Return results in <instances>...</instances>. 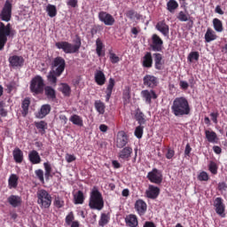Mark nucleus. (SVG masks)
Returning <instances> with one entry per match:
<instances>
[{
	"mask_svg": "<svg viewBox=\"0 0 227 227\" xmlns=\"http://www.w3.org/2000/svg\"><path fill=\"white\" fill-rule=\"evenodd\" d=\"M210 117H211L213 123H215V125H217V123H219V121L217 120L219 118L218 111L211 113Z\"/></svg>",
	"mask_w": 227,
	"mask_h": 227,
	"instance_id": "obj_56",
	"label": "nucleus"
},
{
	"mask_svg": "<svg viewBox=\"0 0 227 227\" xmlns=\"http://www.w3.org/2000/svg\"><path fill=\"white\" fill-rule=\"evenodd\" d=\"M132 152V147L126 146L120 152L119 157L120 159H123V160H129Z\"/></svg>",
	"mask_w": 227,
	"mask_h": 227,
	"instance_id": "obj_25",
	"label": "nucleus"
},
{
	"mask_svg": "<svg viewBox=\"0 0 227 227\" xmlns=\"http://www.w3.org/2000/svg\"><path fill=\"white\" fill-rule=\"evenodd\" d=\"M74 43L75 44H72L67 41H62L56 43L55 47L61 49L65 54H75V52H79V49H81V45H82L80 36H76Z\"/></svg>",
	"mask_w": 227,
	"mask_h": 227,
	"instance_id": "obj_3",
	"label": "nucleus"
},
{
	"mask_svg": "<svg viewBox=\"0 0 227 227\" xmlns=\"http://www.w3.org/2000/svg\"><path fill=\"white\" fill-rule=\"evenodd\" d=\"M36 129H38L41 134H45V129H47V122L41 121L39 122H35Z\"/></svg>",
	"mask_w": 227,
	"mask_h": 227,
	"instance_id": "obj_47",
	"label": "nucleus"
},
{
	"mask_svg": "<svg viewBox=\"0 0 227 227\" xmlns=\"http://www.w3.org/2000/svg\"><path fill=\"white\" fill-rule=\"evenodd\" d=\"M146 116L145 114L141 111V109L137 108L135 111V120L137 121L138 125H145L146 123Z\"/></svg>",
	"mask_w": 227,
	"mask_h": 227,
	"instance_id": "obj_30",
	"label": "nucleus"
},
{
	"mask_svg": "<svg viewBox=\"0 0 227 227\" xmlns=\"http://www.w3.org/2000/svg\"><path fill=\"white\" fill-rule=\"evenodd\" d=\"M143 84L146 88L153 90V88H157V86H159V78L153 74H145L143 78Z\"/></svg>",
	"mask_w": 227,
	"mask_h": 227,
	"instance_id": "obj_12",
	"label": "nucleus"
},
{
	"mask_svg": "<svg viewBox=\"0 0 227 227\" xmlns=\"http://www.w3.org/2000/svg\"><path fill=\"white\" fill-rule=\"evenodd\" d=\"M179 86H180L181 90H188L189 89V83L185 81H181L179 82Z\"/></svg>",
	"mask_w": 227,
	"mask_h": 227,
	"instance_id": "obj_64",
	"label": "nucleus"
},
{
	"mask_svg": "<svg viewBox=\"0 0 227 227\" xmlns=\"http://www.w3.org/2000/svg\"><path fill=\"white\" fill-rule=\"evenodd\" d=\"M67 67V62L62 57H57L53 59L51 63V70L54 71L57 77H59L63 72H65V67Z\"/></svg>",
	"mask_w": 227,
	"mask_h": 227,
	"instance_id": "obj_7",
	"label": "nucleus"
},
{
	"mask_svg": "<svg viewBox=\"0 0 227 227\" xmlns=\"http://www.w3.org/2000/svg\"><path fill=\"white\" fill-rule=\"evenodd\" d=\"M173 157H175V150L168 148L166 153V159L171 160Z\"/></svg>",
	"mask_w": 227,
	"mask_h": 227,
	"instance_id": "obj_61",
	"label": "nucleus"
},
{
	"mask_svg": "<svg viewBox=\"0 0 227 227\" xmlns=\"http://www.w3.org/2000/svg\"><path fill=\"white\" fill-rule=\"evenodd\" d=\"M37 196V205H39L42 210H47V208H51V205H52V196L47 190L41 189L36 192Z\"/></svg>",
	"mask_w": 227,
	"mask_h": 227,
	"instance_id": "obj_5",
	"label": "nucleus"
},
{
	"mask_svg": "<svg viewBox=\"0 0 227 227\" xmlns=\"http://www.w3.org/2000/svg\"><path fill=\"white\" fill-rule=\"evenodd\" d=\"M177 19L178 20H180V22H187V20H189L191 17L189 16V14L185 13L184 11H180L177 15Z\"/></svg>",
	"mask_w": 227,
	"mask_h": 227,
	"instance_id": "obj_48",
	"label": "nucleus"
},
{
	"mask_svg": "<svg viewBox=\"0 0 227 227\" xmlns=\"http://www.w3.org/2000/svg\"><path fill=\"white\" fill-rule=\"evenodd\" d=\"M19 186V176L17 174H12L8 179L9 189H17Z\"/></svg>",
	"mask_w": 227,
	"mask_h": 227,
	"instance_id": "obj_28",
	"label": "nucleus"
},
{
	"mask_svg": "<svg viewBox=\"0 0 227 227\" xmlns=\"http://www.w3.org/2000/svg\"><path fill=\"white\" fill-rule=\"evenodd\" d=\"M7 202L13 208H17L19 207H22V197H20L19 195H10L7 198Z\"/></svg>",
	"mask_w": 227,
	"mask_h": 227,
	"instance_id": "obj_18",
	"label": "nucleus"
},
{
	"mask_svg": "<svg viewBox=\"0 0 227 227\" xmlns=\"http://www.w3.org/2000/svg\"><path fill=\"white\" fill-rule=\"evenodd\" d=\"M12 5L10 0H6L1 12H0V19L4 22H10L12 20Z\"/></svg>",
	"mask_w": 227,
	"mask_h": 227,
	"instance_id": "obj_9",
	"label": "nucleus"
},
{
	"mask_svg": "<svg viewBox=\"0 0 227 227\" xmlns=\"http://www.w3.org/2000/svg\"><path fill=\"white\" fill-rule=\"evenodd\" d=\"M163 45L164 41H162V38H160V36H159L157 34H153L152 35V51H153L154 52H162Z\"/></svg>",
	"mask_w": 227,
	"mask_h": 227,
	"instance_id": "obj_11",
	"label": "nucleus"
},
{
	"mask_svg": "<svg viewBox=\"0 0 227 227\" xmlns=\"http://www.w3.org/2000/svg\"><path fill=\"white\" fill-rule=\"evenodd\" d=\"M144 129L145 127L141 126L140 124L136 128L135 136L137 137V139H141V137H143Z\"/></svg>",
	"mask_w": 227,
	"mask_h": 227,
	"instance_id": "obj_54",
	"label": "nucleus"
},
{
	"mask_svg": "<svg viewBox=\"0 0 227 227\" xmlns=\"http://www.w3.org/2000/svg\"><path fill=\"white\" fill-rule=\"evenodd\" d=\"M124 221L127 227H137L139 225L137 215L134 214L126 215Z\"/></svg>",
	"mask_w": 227,
	"mask_h": 227,
	"instance_id": "obj_20",
	"label": "nucleus"
},
{
	"mask_svg": "<svg viewBox=\"0 0 227 227\" xmlns=\"http://www.w3.org/2000/svg\"><path fill=\"white\" fill-rule=\"evenodd\" d=\"M51 113V105H43L42 106L40 112H39V118H45L47 114Z\"/></svg>",
	"mask_w": 227,
	"mask_h": 227,
	"instance_id": "obj_43",
	"label": "nucleus"
},
{
	"mask_svg": "<svg viewBox=\"0 0 227 227\" xmlns=\"http://www.w3.org/2000/svg\"><path fill=\"white\" fill-rule=\"evenodd\" d=\"M227 190V184L224 182H221L218 184V191H220L221 192H223V191H226Z\"/></svg>",
	"mask_w": 227,
	"mask_h": 227,
	"instance_id": "obj_62",
	"label": "nucleus"
},
{
	"mask_svg": "<svg viewBox=\"0 0 227 227\" xmlns=\"http://www.w3.org/2000/svg\"><path fill=\"white\" fill-rule=\"evenodd\" d=\"M208 169L212 175H217V169H219V167H217V163L215 161H210L208 165Z\"/></svg>",
	"mask_w": 227,
	"mask_h": 227,
	"instance_id": "obj_50",
	"label": "nucleus"
},
{
	"mask_svg": "<svg viewBox=\"0 0 227 227\" xmlns=\"http://www.w3.org/2000/svg\"><path fill=\"white\" fill-rule=\"evenodd\" d=\"M153 65V59L152 58V52L147 51L142 59V66L144 68H152Z\"/></svg>",
	"mask_w": 227,
	"mask_h": 227,
	"instance_id": "obj_22",
	"label": "nucleus"
},
{
	"mask_svg": "<svg viewBox=\"0 0 227 227\" xmlns=\"http://www.w3.org/2000/svg\"><path fill=\"white\" fill-rule=\"evenodd\" d=\"M98 19L100 22H103L105 26H114V17L107 12L101 11L98 12Z\"/></svg>",
	"mask_w": 227,
	"mask_h": 227,
	"instance_id": "obj_13",
	"label": "nucleus"
},
{
	"mask_svg": "<svg viewBox=\"0 0 227 227\" xmlns=\"http://www.w3.org/2000/svg\"><path fill=\"white\" fill-rule=\"evenodd\" d=\"M59 90L64 95V97H69L72 93V89L70 88V85L67 83H61Z\"/></svg>",
	"mask_w": 227,
	"mask_h": 227,
	"instance_id": "obj_38",
	"label": "nucleus"
},
{
	"mask_svg": "<svg viewBox=\"0 0 227 227\" xmlns=\"http://www.w3.org/2000/svg\"><path fill=\"white\" fill-rule=\"evenodd\" d=\"M141 96L142 98L145 100L146 104H152V98L153 100H156L157 98V93L155 92V90H145L141 91Z\"/></svg>",
	"mask_w": 227,
	"mask_h": 227,
	"instance_id": "obj_17",
	"label": "nucleus"
},
{
	"mask_svg": "<svg viewBox=\"0 0 227 227\" xmlns=\"http://www.w3.org/2000/svg\"><path fill=\"white\" fill-rule=\"evenodd\" d=\"M35 176H37V178L40 180V182H44L43 170L37 169V170L35 171Z\"/></svg>",
	"mask_w": 227,
	"mask_h": 227,
	"instance_id": "obj_58",
	"label": "nucleus"
},
{
	"mask_svg": "<svg viewBox=\"0 0 227 227\" xmlns=\"http://www.w3.org/2000/svg\"><path fill=\"white\" fill-rule=\"evenodd\" d=\"M109 221H111V216L109 214L102 213L98 221V225L104 227L109 223Z\"/></svg>",
	"mask_w": 227,
	"mask_h": 227,
	"instance_id": "obj_36",
	"label": "nucleus"
},
{
	"mask_svg": "<svg viewBox=\"0 0 227 227\" xmlns=\"http://www.w3.org/2000/svg\"><path fill=\"white\" fill-rule=\"evenodd\" d=\"M205 136L208 143H215V141H217V133H215V131L206 129Z\"/></svg>",
	"mask_w": 227,
	"mask_h": 227,
	"instance_id": "obj_35",
	"label": "nucleus"
},
{
	"mask_svg": "<svg viewBox=\"0 0 227 227\" xmlns=\"http://www.w3.org/2000/svg\"><path fill=\"white\" fill-rule=\"evenodd\" d=\"M129 143V137H127V134L125 132H120L117 137L116 140V146L117 148H125L127 146V144Z\"/></svg>",
	"mask_w": 227,
	"mask_h": 227,
	"instance_id": "obj_19",
	"label": "nucleus"
},
{
	"mask_svg": "<svg viewBox=\"0 0 227 227\" xmlns=\"http://www.w3.org/2000/svg\"><path fill=\"white\" fill-rule=\"evenodd\" d=\"M8 36L13 38L15 30L12 27V24L4 25V22H0V51L4 49V45L8 42Z\"/></svg>",
	"mask_w": 227,
	"mask_h": 227,
	"instance_id": "obj_4",
	"label": "nucleus"
},
{
	"mask_svg": "<svg viewBox=\"0 0 227 227\" xmlns=\"http://www.w3.org/2000/svg\"><path fill=\"white\" fill-rule=\"evenodd\" d=\"M147 179L151 184L160 185L162 184V171L158 168H153L152 171L147 173Z\"/></svg>",
	"mask_w": 227,
	"mask_h": 227,
	"instance_id": "obj_8",
	"label": "nucleus"
},
{
	"mask_svg": "<svg viewBox=\"0 0 227 227\" xmlns=\"http://www.w3.org/2000/svg\"><path fill=\"white\" fill-rule=\"evenodd\" d=\"M53 205L56 208H63L65 207V200L59 196H56L53 200Z\"/></svg>",
	"mask_w": 227,
	"mask_h": 227,
	"instance_id": "obj_46",
	"label": "nucleus"
},
{
	"mask_svg": "<svg viewBox=\"0 0 227 227\" xmlns=\"http://www.w3.org/2000/svg\"><path fill=\"white\" fill-rule=\"evenodd\" d=\"M126 17H128V19H134V17H136V11L134 10H129L126 12Z\"/></svg>",
	"mask_w": 227,
	"mask_h": 227,
	"instance_id": "obj_63",
	"label": "nucleus"
},
{
	"mask_svg": "<svg viewBox=\"0 0 227 227\" xmlns=\"http://www.w3.org/2000/svg\"><path fill=\"white\" fill-rule=\"evenodd\" d=\"M154 58V68L156 70H162L164 68V60H162V54L153 53Z\"/></svg>",
	"mask_w": 227,
	"mask_h": 227,
	"instance_id": "obj_23",
	"label": "nucleus"
},
{
	"mask_svg": "<svg viewBox=\"0 0 227 227\" xmlns=\"http://www.w3.org/2000/svg\"><path fill=\"white\" fill-rule=\"evenodd\" d=\"M210 179V176H208V173L202 171L198 175V180H200V182H208V180Z\"/></svg>",
	"mask_w": 227,
	"mask_h": 227,
	"instance_id": "obj_51",
	"label": "nucleus"
},
{
	"mask_svg": "<svg viewBox=\"0 0 227 227\" xmlns=\"http://www.w3.org/2000/svg\"><path fill=\"white\" fill-rule=\"evenodd\" d=\"M67 5L71 8H77L79 6V0H67Z\"/></svg>",
	"mask_w": 227,
	"mask_h": 227,
	"instance_id": "obj_57",
	"label": "nucleus"
},
{
	"mask_svg": "<svg viewBox=\"0 0 227 227\" xmlns=\"http://www.w3.org/2000/svg\"><path fill=\"white\" fill-rule=\"evenodd\" d=\"M45 88V82H43V78L40 75H35L30 81V91L34 93V95H42L43 93V90Z\"/></svg>",
	"mask_w": 227,
	"mask_h": 227,
	"instance_id": "obj_6",
	"label": "nucleus"
},
{
	"mask_svg": "<svg viewBox=\"0 0 227 227\" xmlns=\"http://www.w3.org/2000/svg\"><path fill=\"white\" fill-rule=\"evenodd\" d=\"M9 67L12 68H22L24 67V57L19 55H12L9 57Z\"/></svg>",
	"mask_w": 227,
	"mask_h": 227,
	"instance_id": "obj_14",
	"label": "nucleus"
},
{
	"mask_svg": "<svg viewBox=\"0 0 227 227\" xmlns=\"http://www.w3.org/2000/svg\"><path fill=\"white\" fill-rule=\"evenodd\" d=\"M28 160L31 164H40L42 162V158L36 150H33L28 153Z\"/></svg>",
	"mask_w": 227,
	"mask_h": 227,
	"instance_id": "obj_26",
	"label": "nucleus"
},
{
	"mask_svg": "<svg viewBox=\"0 0 227 227\" xmlns=\"http://www.w3.org/2000/svg\"><path fill=\"white\" fill-rule=\"evenodd\" d=\"M187 59L190 63H192V61H194V60L198 61V59H200V52H198V51L190 52V54L188 55Z\"/></svg>",
	"mask_w": 227,
	"mask_h": 227,
	"instance_id": "obj_49",
	"label": "nucleus"
},
{
	"mask_svg": "<svg viewBox=\"0 0 227 227\" xmlns=\"http://www.w3.org/2000/svg\"><path fill=\"white\" fill-rule=\"evenodd\" d=\"M215 212H216L217 215L220 217H226V205H224V200L221 197H217L214 200Z\"/></svg>",
	"mask_w": 227,
	"mask_h": 227,
	"instance_id": "obj_10",
	"label": "nucleus"
},
{
	"mask_svg": "<svg viewBox=\"0 0 227 227\" xmlns=\"http://www.w3.org/2000/svg\"><path fill=\"white\" fill-rule=\"evenodd\" d=\"M94 106L99 114H104V113H106V105L102 103V101H96Z\"/></svg>",
	"mask_w": 227,
	"mask_h": 227,
	"instance_id": "obj_45",
	"label": "nucleus"
},
{
	"mask_svg": "<svg viewBox=\"0 0 227 227\" xmlns=\"http://www.w3.org/2000/svg\"><path fill=\"white\" fill-rule=\"evenodd\" d=\"M135 210L138 214V215L143 216L146 214V210H148V205L143 200H137L135 202Z\"/></svg>",
	"mask_w": 227,
	"mask_h": 227,
	"instance_id": "obj_16",
	"label": "nucleus"
},
{
	"mask_svg": "<svg viewBox=\"0 0 227 227\" xmlns=\"http://www.w3.org/2000/svg\"><path fill=\"white\" fill-rule=\"evenodd\" d=\"M89 207L91 210H102L104 208V197L97 187H93L90 192Z\"/></svg>",
	"mask_w": 227,
	"mask_h": 227,
	"instance_id": "obj_2",
	"label": "nucleus"
},
{
	"mask_svg": "<svg viewBox=\"0 0 227 227\" xmlns=\"http://www.w3.org/2000/svg\"><path fill=\"white\" fill-rule=\"evenodd\" d=\"M46 12L49 17H51V19L56 17V15H58V9H56V5H52L51 4L47 5Z\"/></svg>",
	"mask_w": 227,
	"mask_h": 227,
	"instance_id": "obj_41",
	"label": "nucleus"
},
{
	"mask_svg": "<svg viewBox=\"0 0 227 227\" xmlns=\"http://www.w3.org/2000/svg\"><path fill=\"white\" fill-rule=\"evenodd\" d=\"M43 91L48 100H56V90H54V88L51 86H46L44 87Z\"/></svg>",
	"mask_w": 227,
	"mask_h": 227,
	"instance_id": "obj_27",
	"label": "nucleus"
},
{
	"mask_svg": "<svg viewBox=\"0 0 227 227\" xmlns=\"http://www.w3.org/2000/svg\"><path fill=\"white\" fill-rule=\"evenodd\" d=\"M74 199L75 205H82L84 203V193L82 191H78Z\"/></svg>",
	"mask_w": 227,
	"mask_h": 227,
	"instance_id": "obj_42",
	"label": "nucleus"
},
{
	"mask_svg": "<svg viewBox=\"0 0 227 227\" xmlns=\"http://www.w3.org/2000/svg\"><path fill=\"white\" fill-rule=\"evenodd\" d=\"M75 220V216L74 215V212H70L67 216H66V224H67V226H70V224H72L74 223V221Z\"/></svg>",
	"mask_w": 227,
	"mask_h": 227,
	"instance_id": "obj_55",
	"label": "nucleus"
},
{
	"mask_svg": "<svg viewBox=\"0 0 227 227\" xmlns=\"http://www.w3.org/2000/svg\"><path fill=\"white\" fill-rule=\"evenodd\" d=\"M95 82L98 86H104L106 84V74L103 71L97 70L94 75Z\"/></svg>",
	"mask_w": 227,
	"mask_h": 227,
	"instance_id": "obj_24",
	"label": "nucleus"
},
{
	"mask_svg": "<svg viewBox=\"0 0 227 227\" xmlns=\"http://www.w3.org/2000/svg\"><path fill=\"white\" fill-rule=\"evenodd\" d=\"M171 113L177 117L191 114L189 100L185 97L176 98L171 106Z\"/></svg>",
	"mask_w": 227,
	"mask_h": 227,
	"instance_id": "obj_1",
	"label": "nucleus"
},
{
	"mask_svg": "<svg viewBox=\"0 0 227 227\" xmlns=\"http://www.w3.org/2000/svg\"><path fill=\"white\" fill-rule=\"evenodd\" d=\"M160 194V188L153 184H150L148 189L145 191V196L149 200H157Z\"/></svg>",
	"mask_w": 227,
	"mask_h": 227,
	"instance_id": "obj_15",
	"label": "nucleus"
},
{
	"mask_svg": "<svg viewBox=\"0 0 227 227\" xmlns=\"http://www.w3.org/2000/svg\"><path fill=\"white\" fill-rule=\"evenodd\" d=\"M114 84H115L114 79L110 78L109 82H108L106 90V102H109V99L111 98V95H113V90L114 88Z\"/></svg>",
	"mask_w": 227,
	"mask_h": 227,
	"instance_id": "obj_31",
	"label": "nucleus"
},
{
	"mask_svg": "<svg viewBox=\"0 0 227 227\" xmlns=\"http://www.w3.org/2000/svg\"><path fill=\"white\" fill-rule=\"evenodd\" d=\"M44 166V169H45V178H49V176H51V173H52V167H51L49 162H44L43 163Z\"/></svg>",
	"mask_w": 227,
	"mask_h": 227,
	"instance_id": "obj_53",
	"label": "nucleus"
},
{
	"mask_svg": "<svg viewBox=\"0 0 227 227\" xmlns=\"http://www.w3.org/2000/svg\"><path fill=\"white\" fill-rule=\"evenodd\" d=\"M5 88H6L7 93H12L13 90H17V82L15 81H12L5 84Z\"/></svg>",
	"mask_w": 227,
	"mask_h": 227,
	"instance_id": "obj_52",
	"label": "nucleus"
},
{
	"mask_svg": "<svg viewBox=\"0 0 227 227\" xmlns=\"http://www.w3.org/2000/svg\"><path fill=\"white\" fill-rule=\"evenodd\" d=\"M29 106H31V100L29 99V98H26L21 103L22 116H27V113H29Z\"/></svg>",
	"mask_w": 227,
	"mask_h": 227,
	"instance_id": "obj_32",
	"label": "nucleus"
},
{
	"mask_svg": "<svg viewBox=\"0 0 227 227\" xmlns=\"http://www.w3.org/2000/svg\"><path fill=\"white\" fill-rule=\"evenodd\" d=\"M76 157L74 154L67 153L66 154V160L70 164V162H74V160H76Z\"/></svg>",
	"mask_w": 227,
	"mask_h": 227,
	"instance_id": "obj_60",
	"label": "nucleus"
},
{
	"mask_svg": "<svg viewBox=\"0 0 227 227\" xmlns=\"http://www.w3.org/2000/svg\"><path fill=\"white\" fill-rule=\"evenodd\" d=\"M104 43L102 42V39L98 38L96 40V52L98 56L100 58L102 56V52L104 51Z\"/></svg>",
	"mask_w": 227,
	"mask_h": 227,
	"instance_id": "obj_40",
	"label": "nucleus"
},
{
	"mask_svg": "<svg viewBox=\"0 0 227 227\" xmlns=\"http://www.w3.org/2000/svg\"><path fill=\"white\" fill-rule=\"evenodd\" d=\"M110 61L114 65L120 62V57L116 56L114 53H110Z\"/></svg>",
	"mask_w": 227,
	"mask_h": 227,
	"instance_id": "obj_59",
	"label": "nucleus"
},
{
	"mask_svg": "<svg viewBox=\"0 0 227 227\" xmlns=\"http://www.w3.org/2000/svg\"><path fill=\"white\" fill-rule=\"evenodd\" d=\"M157 31H160L163 36H169V26L166 24V21L161 20L156 24Z\"/></svg>",
	"mask_w": 227,
	"mask_h": 227,
	"instance_id": "obj_21",
	"label": "nucleus"
},
{
	"mask_svg": "<svg viewBox=\"0 0 227 227\" xmlns=\"http://www.w3.org/2000/svg\"><path fill=\"white\" fill-rule=\"evenodd\" d=\"M69 121L73 122V125H76L77 127H82L84 125V121H82V117L77 114H73Z\"/></svg>",
	"mask_w": 227,
	"mask_h": 227,
	"instance_id": "obj_34",
	"label": "nucleus"
},
{
	"mask_svg": "<svg viewBox=\"0 0 227 227\" xmlns=\"http://www.w3.org/2000/svg\"><path fill=\"white\" fill-rule=\"evenodd\" d=\"M217 39V35H215V32L212 30V28H207L206 34H205V42L207 43H210V42H214V40Z\"/></svg>",
	"mask_w": 227,
	"mask_h": 227,
	"instance_id": "obj_33",
	"label": "nucleus"
},
{
	"mask_svg": "<svg viewBox=\"0 0 227 227\" xmlns=\"http://www.w3.org/2000/svg\"><path fill=\"white\" fill-rule=\"evenodd\" d=\"M47 80L50 82V83L56 86V82H58V74L51 69L47 76Z\"/></svg>",
	"mask_w": 227,
	"mask_h": 227,
	"instance_id": "obj_44",
	"label": "nucleus"
},
{
	"mask_svg": "<svg viewBox=\"0 0 227 227\" xmlns=\"http://www.w3.org/2000/svg\"><path fill=\"white\" fill-rule=\"evenodd\" d=\"M177 8H178V2H176V0H169L167 3V10L170 13H175V11L177 10Z\"/></svg>",
	"mask_w": 227,
	"mask_h": 227,
	"instance_id": "obj_37",
	"label": "nucleus"
},
{
	"mask_svg": "<svg viewBox=\"0 0 227 227\" xmlns=\"http://www.w3.org/2000/svg\"><path fill=\"white\" fill-rule=\"evenodd\" d=\"M13 159L17 164L22 163L24 160V153L19 147H16L12 152Z\"/></svg>",
	"mask_w": 227,
	"mask_h": 227,
	"instance_id": "obj_29",
	"label": "nucleus"
},
{
	"mask_svg": "<svg viewBox=\"0 0 227 227\" xmlns=\"http://www.w3.org/2000/svg\"><path fill=\"white\" fill-rule=\"evenodd\" d=\"M213 26H214V29L217 33H223L224 28L223 27V21H221V20L215 18L213 20Z\"/></svg>",
	"mask_w": 227,
	"mask_h": 227,
	"instance_id": "obj_39",
	"label": "nucleus"
}]
</instances>
